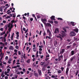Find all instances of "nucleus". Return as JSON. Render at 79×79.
Wrapping results in <instances>:
<instances>
[{"mask_svg":"<svg viewBox=\"0 0 79 79\" xmlns=\"http://www.w3.org/2000/svg\"><path fill=\"white\" fill-rule=\"evenodd\" d=\"M69 35L71 37H73V36H75V35H76V32L73 31H71Z\"/></svg>","mask_w":79,"mask_h":79,"instance_id":"1","label":"nucleus"},{"mask_svg":"<svg viewBox=\"0 0 79 79\" xmlns=\"http://www.w3.org/2000/svg\"><path fill=\"white\" fill-rule=\"evenodd\" d=\"M55 34H58L59 33V29L56 28L55 29V31L54 32Z\"/></svg>","mask_w":79,"mask_h":79,"instance_id":"2","label":"nucleus"},{"mask_svg":"<svg viewBox=\"0 0 79 79\" xmlns=\"http://www.w3.org/2000/svg\"><path fill=\"white\" fill-rule=\"evenodd\" d=\"M61 33L62 35V37H63L64 36H66V34L65 33V32L64 31H61Z\"/></svg>","mask_w":79,"mask_h":79,"instance_id":"3","label":"nucleus"},{"mask_svg":"<svg viewBox=\"0 0 79 79\" xmlns=\"http://www.w3.org/2000/svg\"><path fill=\"white\" fill-rule=\"evenodd\" d=\"M41 21L43 23L45 24L46 23V22H47V19H41Z\"/></svg>","mask_w":79,"mask_h":79,"instance_id":"4","label":"nucleus"},{"mask_svg":"<svg viewBox=\"0 0 79 79\" xmlns=\"http://www.w3.org/2000/svg\"><path fill=\"white\" fill-rule=\"evenodd\" d=\"M76 59V56H73L72 57L70 58V61L71 62H72V61H74V59L75 60Z\"/></svg>","mask_w":79,"mask_h":79,"instance_id":"5","label":"nucleus"},{"mask_svg":"<svg viewBox=\"0 0 79 79\" xmlns=\"http://www.w3.org/2000/svg\"><path fill=\"white\" fill-rule=\"evenodd\" d=\"M58 56H59L58 61H61V59L63 58V55L62 54L60 56H59V55Z\"/></svg>","mask_w":79,"mask_h":79,"instance_id":"6","label":"nucleus"},{"mask_svg":"<svg viewBox=\"0 0 79 79\" xmlns=\"http://www.w3.org/2000/svg\"><path fill=\"white\" fill-rule=\"evenodd\" d=\"M64 52H65V49H62L60 51V54L61 55H62Z\"/></svg>","mask_w":79,"mask_h":79,"instance_id":"7","label":"nucleus"},{"mask_svg":"<svg viewBox=\"0 0 79 79\" xmlns=\"http://www.w3.org/2000/svg\"><path fill=\"white\" fill-rule=\"evenodd\" d=\"M44 25H45L46 26L48 27H52V25L50 24V23H46L44 24Z\"/></svg>","mask_w":79,"mask_h":79,"instance_id":"8","label":"nucleus"},{"mask_svg":"<svg viewBox=\"0 0 79 79\" xmlns=\"http://www.w3.org/2000/svg\"><path fill=\"white\" fill-rule=\"evenodd\" d=\"M39 74L40 76H42V71L41 70L38 69V70Z\"/></svg>","mask_w":79,"mask_h":79,"instance_id":"9","label":"nucleus"},{"mask_svg":"<svg viewBox=\"0 0 79 79\" xmlns=\"http://www.w3.org/2000/svg\"><path fill=\"white\" fill-rule=\"evenodd\" d=\"M69 68H67L66 69V71L65 72V73L66 75H68V71H69Z\"/></svg>","mask_w":79,"mask_h":79,"instance_id":"10","label":"nucleus"},{"mask_svg":"<svg viewBox=\"0 0 79 79\" xmlns=\"http://www.w3.org/2000/svg\"><path fill=\"white\" fill-rule=\"evenodd\" d=\"M55 16L52 15L51 17V20H54L55 21Z\"/></svg>","mask_w":79,"mask_h":79,"instance_id":"11","label":"nucleus"},{"mask_svg":"<svg viewBox=\"0 0 79 79\" xmlns=\"http://www.w3.org/2000/svg\"><path fill=\"white\" fill-rule=\"evenodd\" d=\"M76 53V52H74V51H72L71 52V55L73 56L74 55V54Z\"/></svg>","mask_w":79,"mask_h":79,"instance_id":"12","label":"nucleus"},{"mask_svg":"<svg viewBox=\"0 0 79 79\" xmlns=\"http://www.w3.org/2000/svg\"><path fill=\"white\" fill-rule=\"evenodd\" d=\"M73 30L74 31H75V32H77V33L79 31V30L77 28L74 29Z\"/></svg>","mask_w":79,"mask_h":79,"instance_id":"13","label":"nucleus"},{"mask_svg":"<svg viewBox=\"0 0 79 79\" xmlns=\"http://www.w3.org/2000/svg\"><path fill=\"white\" fill-rule=\"evenodd\" d=\"M56 37H57V38H59V39H60L61 41H62V40H63V38H62V37L60 36H59V35L56 36Z\"/></svg>","mask_w":79,"mask_h":79,"instance_id":"14","label":"nucleus"},{"mask_svg":"<svg viewBox=\"0 0 79 79\" xmlns=\"http://www.w3.org/2000/svg\"><path fill=\"white\" fill-rule=\"evenodd\" d=\"M47 32L49 33V35H50H50H51V32H50V30L48 29L47 30Z\"/></svg>","mask_w":79,"mask_h":79,"instance_id":"15","label":"nucleus"},{"mask_svg":"<svg viewBox=\"0 0 79 79\" xmlns=\"http://www.w3.org/2000/svg\"><path fill=\"white\" fill-rule=\"evenodd\" d=\"M34 74L35 77H38V75H39V74H38V73H34Z\"/></svg>","mask_w":79,"mask_h":79,"instance_id":"16","label":"nucleus"},{"mask_svg":"<svg viewBox=\"0 0 79 79\" xmlns=\"http://www.w3.org/2000/svg\"><path fill=\"white\" fill-rule=\"evenodd\" d=\"M49 64H47L45 65H44L43 66L44 68H47V66H48Z\"/></svg>","mask_w":79,"mask_h":79,"instance_id":"17","label":"nucleus"},{"mask_svg":"<svg viewBox=\"0 0 79 79\" xmlns=\"http://www.w3.org/2000/svg\"><path fill=\"white\" fill-rule=\"evenodd\" d=\"M57 77V75H56V76L55 75H52L51 76L52 78H55Z\"/></svg>","mask_w":79,"mask_h":79,"instance_id":"18","label":"nucleus"},{"mask_svg":"<svg viewBox=\"0 0 79 79\" xmlns=\"http://www.w3.org/2000/svg\"><path fill=\"white\" fill-rule=\"evenodd\" d=\"M64 62H65L66 61V60H67V59L65 58V54L64 55Z\"/></svg>","mask_w":79,"mask_h":79,"instance_id":"19","label":"nucleus"},{"mask_svg":"<svg viewBox=\"0 0 79 79\" xmlns=\"http://www.w3.org/2000/svg\"><path fill=\"white\" fill-rule=\"evenodd\" d=\"M21 58H24L25 59H26V54H24V56H21Z\"/></svg>","mask_w":79,"mask_h":79,"instance_id":"20","label":"nucleus"},{"mask_svg":"<svg viewBox=\"0 0 79 79\" xmlns=\"http://www.w3.org/2000/svg\"><path fill=\"white\" fill-rule=\"evenodd\" d=\"M48 23H51V24H53V22L51 20H48Z\"/></svg>","mask_w":79,"mask_h":79,"instance_id":"21","label":"nucleus"},{"mask_svg":"<svg viewBox=\"0 0 79 79\" xmlns=\"http://www.w3.org/2000/svg\"><path fill=\"white\" fill-rule=\"evenodd\" d=\"M51 39V37L50 36H46V39Z\"/></svg>","mask_w":79,"mask_h":79,"instance_id":"22","label":"nucleus"},{"mask_svg":"<svg viewBox=\"0 0 79 79\" xmlns=\"http://www.w3.org/2000/svg\"><path fill=\"white\" fill-rule=\"evenodd\" d=\"M44 64H45V62H41L40 63V64L41 66H43V65H44Z\"/></svg>","mask_w":79,"mask_h":79,"instance_id":"23","label":"nucleus"},{"mask_svg":"<svg viewBox=\"0 0 79 79\" xmlns=\"http://www.w3.org/2000/svg\"><path fill=\"white\" fill-rule=\"evenodd\" d=\"M33 50L34 52H36V48H33Z\"/></svg>","mask_w":79,"mask_h":79,"instance_id":"24","label":"nucleus"},{"mask_svg":"<svg viewBox=\"0 0 79 79\" xmlns=\"http://www.w3.org/2000/svg\"><path fill=\"white\" fill-rule=\"evenodd\" d=\"M5 34V31H4L3 32H2L1 34H0V35H3V34Z\"/></svg>","mask_w":79,"mask_h":79,"instance_id":"25","label":"nucleus"},{"mask_svg":"<svg viewBox=\"0 0 79 79\" xmlns=\"http://www.w3.org/2000/svg\"><path fill=\"white\" fill-rule=\"evenodd\" d=\"M20 61V62L21 63H22V62H24V59H23V58H22V59H21Z\"/></svg>","mask_w":79,"mask_h":79,"instance_id":"26","label":"nucleus"},{"mask_svg":"<svg viewBox=\"0 0 79 79\" xmlns=\"http://www.w3.org/2000/svg\"><path fill=\"white\" fill-rule=\"evenodd\" d=\"M9 49H10V50H13V46H10L9 48Z\"/></svg>","mask_w":79,"mask_h":79,"instance_id":"27","label":"nucleus"},{"mask_svg":"<svg viewBox=\"0 0 79 79\" xmlns=\"http://www.w3.org/2000/svg\"><path fill=\"white\" fill-rule=\"evenodd\" d=\"M31 60V59H28L27 61V63H29L30 62V61Z\"/></svg>","mask_w":79,"mask_h":79,"instance_id":"28","label":"nucleus"},{"mask_svg":"<svg viewBox=\"0 0 79 79\" xmlns=\"http://www.w3.org/2000/svg\"><path fill=\"white\" fill-rule=\"evenodd\" d=\"M71 24H72V26H75V25H74V22H71Z\"/></svg>","mask_w":79,"mask_h":79,"instance_id":"29","label":"nucleus"},{"mask_svg":"<svg viewBox=\"0 0 79 79\" xmlns=\"http://www.w3.org/2000/svg\"><path fill=\"white\" fill-rule=\"evenodd\" d=\"M71 45L67 46V49H69V48H71Z\"/></svg>","mask_w":79,"mask_h":79,"instance_id":"30","label":"nucleus"},{"mask_svg":"<svg viewBox=\"0 0 79 79\" xmlns=\"http://www.w3.org/2000/svg\"><path fill=\"white\" fill-rule=\"evenodd\" d=\"M74 40H75V41H77V38H75V37H74L73 38Z\"/></svg>","mask_w":79,"mask_h":79,"instance_id":"31","label":"nucleus"},{"mask_svg":"<svg viewBox=\"0 0 79 79\" xmlns=\"http://www.w3.org/2000/svg\"><path fill=\"white\" fill-rule=\"evenodd\" d=\"M58 20H60V21H63V19L61 18H57Z\"/></svg>","mask_w":79,"mask_h":79,"instance_id":"32","label":"nucleus"},{"mask_svg":"<svg viewBox=\"0 0 79 79\" xmlns=\"http://www.w3.org/2000/svg\"><path fill=\"white\" fill-rule=\"evenodd\" d=\"M57 72L59 74H60V73H61V70H59L57 71Z\"/></svg>","mask_w":79,"mask_h":79,"instance_id":"33","label":"nucleus"},{"mask_svg":"<svg viewBox=\"0 0 79 79\" xmlns=\"http://www.w3.org/2000/svg\"><path fill=\"white\" fill-rule=\"evenodd\" d=\"M76 43L75 42L73 43V47H74L75 46H76Z\"/></svg>","mask_w":79,"mask_h":79,"instance_id":"34","label":"nucleus"},{"mask_svg":"<svg viewBox=\"0 0 79 79\" xmlns=\"http://www.w3.org/2000/svg\"><path fill=\"white\" fill-rule=\"evenodd\" d=\"M0 11H1V12H2V11H3V8H2V7H0Z\"/></svg>","mask_w":79,"mask_h":79,"instance_id":"35","label":"nucleus"},{"mask_svg":"<svg viewBox=\"0 0 79 79\" xmlns=\"http://www.w3.org/2000/svg\"><path fill=\"white\" fill-rule=\"evenodd\" d=\"M15 48L16 49H19V47L18 45H16Z\"/></svg>","mask_w":79,"mask_h":79,"instance_id":"36","label":"nucleus"},{"mask_svg":"<svg viewBox=\"0 0 79 79\" xmlns=\"http://www.w3.org/2000/svg\"><path fill=\"white\" fill-rule=\"evenodd\" d=\"M11 60H10L8 61V64H11Z\"/></svg>","mask_w":79,"mask_h":79,"instance_id":"37","label":"nucleus"},{"mask_svg":"<svg viewBox=\"0 0 79 79\" xmlns=\"http://www.w3.org/2000/svg\"><path fill=\"white\" fill-rule=\"evenodd\" d=\"M10 24V23H9V25H8L7 26L9 28H10V26H11Z\"/></svg>","mask_w":79,"mask_h":79,"instance_id":"38","label":"nucleus"},{"mask_svg":"<svg viewBox=\"0 0 79 79\" xmlns=\"http://www.w3.org/2000/svg\"><path fill=\"white\" fill-rule=\"evenodd\" d=\"M4 38L2 36V37H0V39L1 40H3Z\"/></svg>","mask_w":79,"mask_h":79,"instance_id":"39","label":"nucleus"},{"mask_svg":"<svg viewBox=\"0 0 79 79\" xmlns=\"http://www.w3.org/2000/svg\"><path fill=\"white\" fill-rule=\"evenodd\" d=\"M50 77L48 76L45 77V79H50Z\"/></svg>","mask_w":79,"mask_h":79,"instance_id":"40","label":"nucleus"},{"mask_svg":"<svg viewBox=\"0 0 79 79\" xmlns=\"http://www.w3.org/2000/svg\"><path fill=\"white\" fill-rule=\"evenodd\" d=\"M42 71H45V69L44 68H43L42 69Z\"/></svg>","mask_w":79,"mask_h":79,"instance_id":"41","label":"nucleus"},{"mask_svg":"<svg viewBox=\"0 0 79 79\" xmlns=\"http://www.w3.org/2000/svg\"><path fill=\"white\" fill-rule=\"evenodd\" d=\"M15 22V21L14 20H12L11 21V23H14Z\"/></svg>","mask_w":79,"mask_h":79,"instance_id":"42","label":"nucleus"},{"mask_svg":"<svg viewBox=\"0 0 79 79\" xmlns=\"http://www.w3.org/2000/svg\"><path fill=\"white\" fill-rule=\"evenodd\" d=\"M46 34H46V33L44 32L43 33V36H45V35H46Z\"/></svg>","mask_w":79,"mask_h":79,"instance_id":"43","label":"nucleus"},{"mask_svg":"<svg viewBox=\"0 0 79 79\" xmlns=\"http://www.w3.org/2000/svg\"><path fill=\"white\" fill-rule=\"evenodd\" d=\"M54 23H55V24H58V22L57 21H54Z\"/></svg>","mask_w":79,"mask_h":79,"instance_id":"44","label":"nucleus"},{"mask_svg":"<svg viewBox=\"0 0 79 79\" xmlns=\"http://www.w3.org/2000/svg\"><path fill=\"white\" fill-rule=\"evenodd\" d=\"M11 18V17L10 16H7L6 17V19H8V18Z\"/></svg>","mask_w":79,"mask_h":79,"instance_id":"45","label":"nucleus"},{"mask_svg":"<svg viewBox=\"0 0 79 79\" xmlns=\"http://www.w3.org/2000/svg\"><path fill=\"white\" fill-rule=\"evenodd\" d=\"M44 46H43V45H41V46H39V48H43Z\"/></svg>","mask_w":79,"mask_h":79,"instance_id":"46","label":"nucleus"},{"mask_svg":"<svg viewBox=\"0 0 79 79\" xmlns=\"http://www.w3.org/2000/svg\"><path fill=\"white\" fill-rule=\"evenodd\" d=\"M9 31V32H10L11 31V29L10 28H9L8 29Z\"/></svg>","mask_w":79,"mask_h":79,"instance_id":"47","label":"nucleus"},{"mask_svg":"<svg viewBox=\"0 0 79 79\" xmlns=\"http://www.w3.org/2000/svg\"><path fill=\"white\" fill-rule=\"evenodd\" d=\"M5 29H6V30H7V29L8 28V27H7V26L6 25L5 27Z\"/></svg>","mask_w":79,"mask_h":79,"instance_id":"48","label":"nucleus"},{"mask_svg":"<svg viewBox=\"0 0 79 79\" xmlns=\"http://www.w3.org/2000/svg\"><path fill=\"white\" fill-rule=\"evenodd\" d=\"M8 59V56H6V57H5V60H7Z\"/></svg>","mask_w":79,"mask_h":79,"instance_id":"49","label":"nucleus"},{"mask_svg":"<svg viewBox=\"0 0 79 79\" xmlns=\"http://www.w3.org/2000/svg\"><path fill=\"white\" fill-rule=\"evenodd\" d=\"M69 76H70V78H73V75H69Z\"/></svg>","mask_w":79,"mask_h":79,"instance_id":"50","label":"nucleus"},{"mask_svg":"<svg viewBox=\"0 0 79 79\" xmlns=\"http://www.w3.org/2000/svg\"><path fill=\"white\" fill-rule=\"evenodd\" d=\"M25 33L26 34L27 32V31H28V29H27L26 30H25Z\"/></svg>","mask_w":79,"mask_h":79,"instance_id":"51","label":"nucleus"},{"mask_svg":"<svg viewBox=\"0 0 79 79\" xmlns=\"http://www.w3.org/2000/svg\"><path fill=\"white\" fill-rule=\"evenodd\" d=\"M37 19H39L40 18V16L37 15Z\"/></svg>","mask_w":79,"mask_h":79,"instance_id":"52","label":"nucleus"},{"mask_svg":"<svg viewBox=\"0 0 79 79\" xmlns=\"http://www.w3.org/2000/svg\"><path fill=\"white\" fill-rule=\"evenodd\" d=\"M63 30L65 31V32H66V29L64 28H63Z\"/></svg>","mask_w":79,"mask_h":79,"instance_id":"53","label":"nucleus"},{"mask_svg":"<svg viewBox=\"0 0 79 79\" xmlns=\"http://www.w3.org/2000/svg\"><path fill=\"white\" fill-rule=\"evenodd\" d=\"M79 72H78V71H77L76 73H75V76H77V74H78V73Z\"/></svg>","mask_w":79,"mask_h":79,"instance_id":"54","label":"nucleus"},{"mask_svg":"<svg viewBox=\"0 0 79 79\" xmlns=\"http://www.w3.org/2000/svg\"><path fill=\"white\" fill-rule=\"evenodd\" d=\"M15 74H20V72H19L18 73H15Z\"/></svg>","mask_w":79,"mask_h":79,"instance_id":"55","label":"nucleus"},{"mask_svg":"<svg viewBox=\"0 0 79 79\" xmlns=\"http://www.w3.org/2000/svg\"><path fill=\"white\" fill-rule=\"evenodd\" d=\"M49 59L48 58H46L45 59V61H47V60H49Z\"/></svg>","mask_w":79,"mask_h":79,"instance_id":"56","label":"nucleus"},{"mask_svg":"<svg viewBox=\"0 0 79 79\" xmlns=\"http://www.w3.org/2000/svg\"><path fill=\"white\" fill-rule=\"evenodd\" d=\"M3 56H1V58H0V61H1V60H2L3 59Z\"/></svg>","mask_w":79,"mask_h":79,"instance_id":"57","label":"nucleus"},{"mask_svg":"<svg viewBox=\"0 0 79 79\" xmlns=\"http://www.w3.org/2000/svg\"><path fill=\"white\" fill-rule=\"evenodd\" d=\"M23 30L24 31H26V28L24 27H23Z\"/></svg>","mask_w":79,"mask_h":79,"instance_id":"58","label":"nucleus"},{"mask_svg":"<svg viewBox=\"0 0 79 79\" xmlns=\"http://www.w3.org/2000/svg\"><path fill=\"white\" fill-rule=\"evenodd\" d=\"M29 73H30V72L29 71H27V74H29Z\"/></svg>","mask_w":79,"mask_h":79,"instance_id":"59","label":"nucleus"},{"mask_svg":"<svg viewBox=\"0 0 79 79\" xmlns=\"http://www.w3.org/2000/svg\"><path fill=\"white\" fill-rule=\"evenodd\" d=\"M30 20L31 21H33V18H31Z\"/></svg>","mask_w":79,"mask_h":79,"instance_id":"60","label":"nucleus"},{"mask_svg":"<svg viewBox=\"0 0 79 79\" xmlns=\"http://www.w3.org/2000/svg\"><path fill=\"white\" fill-rule=\"evenodd\" d=\"M67 66L68 67L70 66V64H69V63H68Z\"/></svg>","mask_w":79,"mask_h":79,"instance_id":"61","label":"nucleus"},{"mask_svg":"<svg viewBox=\"0 0 79 79\" xmlns=\"http://www.w3.org/2000/svg\"><path fill=\"white\" fill-rule=\"evenodd\" d=\"M61 69L62 71H63V69H64V68L63 67H61Z\"/></svg>","mask_w":79,"mask_h":79,"instance_id":"62","label":"nucleus"},{"mask_svg":"<svg viewBox=\"0 0 79 79\" xmlns=\"http://www.w3.org/2000/svg\"><path fill=\"white\" fill-rule=\"evenodd\" d=\"M14 51L15 53H17V50L16 49H14Z\"/></svg>","mask_w":79,"mask_h":79,"instance_id":"63","label":"nucleus"},{"mask_svg":"<svg viewBox=\"0 0 79 79\" xmlns=\"http://www.w3.org/2000/svg\"><path fill=\"white\" fill-rule=\"evenodd\" d=\"M5 79H8V77L7 76H5Z\"/></svg>","mask_w":79,"mask_h":79,"instance_id":"64","label":"nucleus"}]
</instances>
